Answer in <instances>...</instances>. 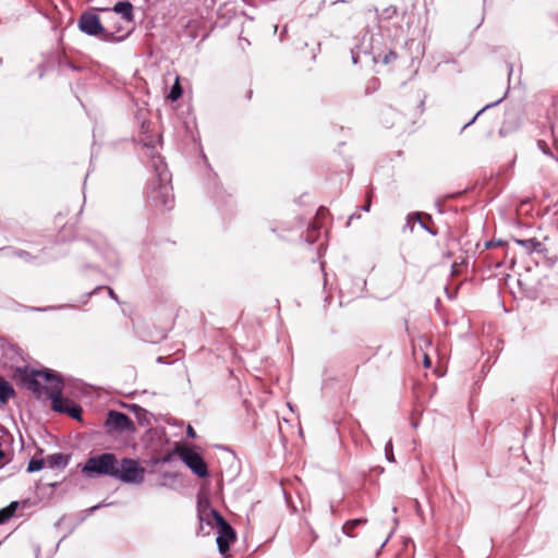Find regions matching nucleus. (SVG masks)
Returning a JSON list of instances; mask_svg holds the SVG:
<instances>
[{"label": "nucleus", "instance_id": "a878e982", "mask_svg": "<svg viewBox=\"0 0 558 558\" xmlns=\"http://www.w3.org/2000/svg\"><path fill=\"white\" fill-rule=\"evenodd\" d=\"M186 434L191 438H195L196 437L195 430H194V428L191 425L187 426Z\"/></svg>", "mask_w": 558, "mask_h": 558}, {"label": "nucleus", "instance_id": "cd10ccee", "mask_svg": "<svg viewBox=\"0 0 558 558\" xmlns=\"http://www.w3.org/2000/svg\"><path fill=\"white\" fill-rule=\"evenodd\" d=\"M423 364H424V367H426V368H428L432 364L429 357L426 354L424 355Z\"/></svg>", "mask_w": 558, "mask_h": 558}, {"label": "nucleus", "instance_id": "473e14b6", "mask_svg": "<svg viewBox=\"0 0 558 558\" xmlns=\"http://www.w3.org/2000/svg\"><path fill=\"white\" fill-rule=\"evenodd\" d=\"M493 244H494L493 242H487L486 246L490 247V246H493Z\"/></svg>", "mask_w": 558, "mask_h": 558}, {"label": "nucleus", "instance_id": "39448f33", "mask_svg": "<svg viewBox=\"0 0 558 558\" xmlns=\"http://www.w3.org/2000/svg\"><path fill=\"white\" fill-rule=\"evenodd\" d=\"M145 473L146 470L138 461L131 458H123L121 461H118L113 478L124 484L138 485L144 482Z\"/></svg>", "mask_w": 558, "mask_h": 558}, {"label": "nucleus", "instance_id": "423d86ee", "mask_svg": "<svg viewBox=\"0 0 558 558\" xmlns=\"http://www.w3.org/2000/svg\"><path fill=\"white\" fill-rule=\"evenodd\" d=\"M210 514L217 526V546L220 554L225 555L230 547V544L235 539V533L231 525L223 519V517L216 510H211Z\"/></svg>", "mask_w": 558, "mask_h": 558}, {"label": "nucleus", "instance_id": "b1692460", "mask_svg": "<svg viewBox=\"0 0 558 558\" xmlns=\"http://www.w3.org/2000/svg\"><path fill=\"white\" fill-rule=\"evenodd\" d=\"M361 209L365 213H368L371 209V196H368L366 203L361 207Z\"/></svg>", "mask_w": 558, "mask_h": 558}, {"label": "nucleus", "instance_id": "a211bd4d", "mask_svg": "<svg viewBox=\"0 0 558 558\" xmlns=\"http://www.w3.org/2000/svg\"><path fill=\"white\" fill-rule=\"evenodd\" d=\"M398 13V9L395 5H388L387 8L383 9V11L379 14L380 20H390L395 17Z\"/></svg>", "mask_w": 558, "mask_h": 558}, {"label": "nucleus", "instance_id": "6ab92c4d", "mask_svg": "<svg viewBox=\"0 0 558 558\" xmlns=\"http://www.w3.org/2000/svg\"><path fill=\"white\" fill-rule=\"evenodd\" d=\"M385 456L389 462H395L392 440L389 439L385 445Z\"/></svg>", "mask_w": 558, "mask_h": 558}, {"label": "nucleus", "instance_id": "f3484780", "mask_svg": "<svg viewBox=\"0 0 558 558\" xmlns=\"http://www.w3.org/2000/svg\"><path fill=\"white\" fill-rule=\"evenodd\" d=\"M46 466L45 459H32L27 465V472H38Z\"/></svg>", "mask_w": 558, "mask_h": 558}, {"label": "nucleus", "instance_id": "f8f14e48", "mask_svg": "<svg viewBox=\"0 0 558 558\" xmlns=\"http://www.w3.org/2000/svg\"><path fill=\"white\" fill-rule=\"evenodd\" d=\"M514 242H515V244L522 246L527 254L544 251L543 244L539 241H537L536 239H526V240L514 239Z\"/></svg>", "mask_w": 558, "mask_h": 558}, {"label": "nucleus", "instance_id": "9d476101", "mask_svg": "<svg viewBox=\"0 0 558 558\" xmlns=\"http://www.w3.org/2000/svg\"><path fill=\"white\" fill-rule=\"evenodd\" d=\"M44 459L47 468L64 469L69 464L70 457L68 454L57 452L49 454Z\"/></svg>", "mask_w": 558, "mask_h": 558}, {"label": "nucleus", "instance_id": "f704fd0d", "mask_svg": "<svg viewBox=\"0 0 558 558\" xmlns=\"http://www.w3.org/2000/svg\"><path fill=\"white\" fill-rule=\"evenodd\" d=\"M99 507H100V505L94 506V507L92 508V511H93V510H95V509H98Z\"/></svg>", "mask_w": 558, "mask_h": 558}, {"label": "nucleus", "instance_id": "ddd939ff", "mask_svg": "<svg viewBox=\"0 0 558 558\" xmlns=\"http://www.w3.org/2000/svg\"><path fill=\"white\" fill-rule=\"evenodd\" d=\"M13 396V387L4 378L0 377V404L8 402Z\"/></svg>", "mask_w": 558, "mask_h": 558}, {"label": "nucleus", "instance_id": "c756f323", "mask_svg": "<svg viewBox=\"0 0 558 558\" xmlns=\"http://www.w3.org/2000/svg\"><path fill=\"white\" fill-rule=\"evenodd\" d=\"M391 58H393V59L396 58V53L392 51H390L389 54L385 57V62L386 63L389 62V59H391Z\"/></svg>", "mask_w": 558, "mask_h": 558}, {"label": "nucleus", "instance_id": "2f4dec72", "mask_svg": "<svg viewBox=\"0 0 558 558\" xmlns=\"http://www.w3.org/2000/svg\"><path fill=\"white\" fill-rule=\"evenodd\" d=\"M353 218H360V216H359V215L353 214V215H351L350 219H353Z\"/></svg>", "mask_w": 558, "mask_h": 558}, {"label": "nucleus", "instance_id": "0eeeda50", "mask_svg": "<svg viewBox=\"0 0 558 558\" xmlns=\"http://www.w3.org/2000/svg\"><path fill=\"white\" fill-rule=\"evenodd\" d=\"M180 460L198 477L208 476V468L205 460L197 452L189 448H177Z\"/></svg>", "mask_w": 558, "mask_h": 558}, {"label": "nucleus", "instance_id": "393cba45", "mask_svg": "<svg viewBox=\"0 0 558 558\" xmlns=\"http://www.w3.org/2000/svg\"><path fill=\"white\" fill-rule=\"evenodd\" d=\"M415 512L418 517H421L423 519V512H422V508H421V505L417 500H415Z\"/></svg>", "mask_w": 558, "mask_h": 558}, {"label": "nucleus", "instance_id": "e433bc0d", "mask_svg": "<svg viewBox=\"0 0 558 558\" xmlns=\"http://www.w3.org/2000/svg\"><path fill=\"white\" fill-rule=\"evenodd\" d=\"M100 11H109L107 8L99 9Z\"/></svg>", "mask_w": 558, "mask_h": 558}, {"label": "nucleus", "instance_id": "412c9836", "mask_svg": "<svg viewBox=\"0 0 558 558\" xmlns=\"http://www.w3.org/2000/svg\"><path fill=\"white\" fill-rule=\"evenodd\" d=\"M19 507V502L17 501H12L5 509V511L9 513L10 512V515L13 517L14 512L16 511Z\"/></svg>", "mask_w": 558, "mask_h": 558}, {"label": "nucleus", "instance_id": "20e7f679", "mask_svg": "<svg viewBox=\"0 0 558 558\" xmlns=\"http://www.w3.org/2000/svg\"><path fill=\"white\" fill-rule=\"evenodd\" d=\"M118 459L113 453H101L87 459L82 468V472L86 475H106L113 478Z\"/></svg>", "mask_w": 558, "mask_h": 558}, {"label": "nucleus", "instance_id": "bb28decb", "mask_svg": "<svg viewBox=\"0 0 558 558\" xmlns=\"http://www.w3.org/2000/svg\"><path fill=\"white\" fill-rule=\"evenodd\" d=\"M351 54H352V62L354 64H356L359 62V52H356L355 50H352Z\"/></svg>", "mask_w": 558, "mask_h": 558}, {"label": "nucleus", "instance_id": "7ed1b4c3", "mask_svg": "<svg viewBox=\"0 0 558 558\" xmlns=\"http://www.w3.org/2000/svg\"><path fill=\"white\" fill-rule=\"evenodd\" d=\"M54 384L59 385L60 391L63 389V381L49 371H32L24 379V386L36 397L47 396L53 401L52 390Z\"/></svg>", "mask_w": 558, "mask_h": 558}, {"label": "nucleus", "instance_id": "1a4fd4ad", "mask_svg": "<svg viewBox=\"0 0 558 558\" xmlns=\"http://www.w3.org/2000/svg\"><path fill=\"white\" fill-rule=\"evenodd\" d=\"M105 425L109 432L122 433L134 430L133 421L126 414L116 410L108 412Z\"/></svg>", "mask_w": 558, "mask_h": 558}, {"label": "nucleus", "instance_id": "f257e3e1", "mask_svg": "<svg viewBox=\"0 0 558 558\" xmlns=\"http://www.w3.org/2000/svg\"><path fill=\"white\" fill-rule=\"evenodd\" d=\"M153 167L156 172L159 185L150 193L151 199L156 205L170 209L173 203L172 187L170 185L171 174L161 156H153Z\"/></svg>", "mask_w": 558, "mask_h": 558}, {"label": "nucleus", "instance_id": "7c9ffc66", "mask_svg": "<svg viewBox=\"0 0 558 558\" xmlns=\"http://www.w3.org/2000/svg\"><path fill=\"white\" fill-rule=\"evenodd\" d=\"M393 532H395V531L392 530V531L389 533V535L387 536V538H386V539L384 541V543L381 544V547H384V546L388 543V541L390 539V537H391V535L393 534Z\"/></svg>", "mask_w": 558, "mask_h": 558}, {"label": "nucleus", "instance_id": "aec40b11", "mask_svg": "<svg viewBox=\"0 0 558 558\" xmlns=\"http://www.w3.org/2000/svg\"><path fill=\"white\" fill-rule=\"evenodd\" d=\"M13 255L14 256H17L22 259H25L27 262L32 260L34 257L26 251H23V250H15L13 251Z\"/></svg>", "mask_w": 558, "mask_h": 558}, {"label": "nucleus", "instance_id": "dca6fc26", "mask_svg": "<svg viewBox=\"0 0 558 558\" xmlns=\"http://www.w3.org/2000/svg\"><path fill=\"white\" fill-rule=\"evenodd\" d=\"M506 97V94L499 98L498 100L492 102V104H488L486 105L485 107H483L473 118L470 122L465 123L463 126H462V131L465 130L468 126H470L472 123L475 122V120L477 119V117L483 113L485 110H487L488 108H492V107H495L497 106L498 104H500Z\"/></svg>", "mask_w": 558, "mask_h": 558}, {"label": "nucleus", "instance_id": "2eb2a0df", "mask_svg": "<svg viewBox=\"0 0 558 558\" xmlns=\"http://www.w3.org/2000/svg\"><path fill=\"white\" fill-rule=\"evenodd\" d=\"M182 96V87L180 85V77L177 76L173 86L170 89L168 98L171 101L178 100Z\"/></svg>", "mask_w": 558, "mask_h": 558}, {"label": "nucleus", "instance_id": "4be33fe9", "mask_svg": "<svg viewBox=\"0 0 558 558\" xmlns=\"http://www.w3.org/2000/svg\"><path fill=\"white\" fill-rule=\"evenodd\" d=\"M10 518V512L8 513L4 508L0 510V524L7 522Z\"/></svg>", "mask_w": 558, "mask_h": 558}, {"label": "nucleus", "instance_id": "9b49d317", "mask_svg": "<svg viewBox=\"0 0 558 558\" xmlns=\"http://www.w3.org/2000/svg\"><path fill=\"white\" fill-rule=\"evenodd\" d=\"M112 11L114 13L121 14L122 20L128 23H131L134 20L133 5L130 1L117 2L112 8Z\"/></svg>", "mask_w": 558, "mask_h": 558}, {"label": "nucleus", "instance_id": "f03ea898", "mask_svg": "<svg viewBox=\"0 0 558 558\" xmlns=\"http://www.w3.org/2000/svg\"><path fill=\"white\" fill-rule=\"evenodd\" d=\"M78 28L82 33L92 37H99L104 41H121L125 39L130 32L122 33L120 26L117 31H110L107 26H104L100 22L99 16L93 12H85L78 20Z\"/></svg>", "mask_w": 558, "mask_h": 558}, {"label": "nucleus", "instance_id": "5701e85b", "mask_svg": "<svg viewBox=\"0 0 558 558\" xmlns=\"http://www.w3.org/2000/svg\"><path fill=\"white\" fill-rule=\"evenodd\" d=\"M173 453H177L175 450L173 452L168 453L165 457H162L161 462L169 463L172 460Z\"/></svg>", "mask_w": 558, "mask_h": 558}, {"label": "nucleus", "instance_id": "72a5a7b5", "mask_svg": "<svg viewBox=\"0 0 558 558\" xmlns=\"http://www.w3.org/2000/svg\"><path fill=\"white\" fill-rule=\"evenodd\" d=\"M412 426H413L414 428H417V423H416V422H412Z\"/></svg>", "mask_w": 558, "mask_h": 558}, {"label": "nucleus", "instance_id": "c85d7f7f", "mask_svg": "<svg viewBox=\"0 0 558 558\" xmlns=\"http://www.w3.org/2000/svg\"><path fill=\"white\" fill-rule=\"evenodd\" d=\"M108 293H109V296L114 300V301H118V298L114 293V291L111 289V288H108Z\"/></svg>", "mask_w": 558, "mask_h": 558}, {"label": "nucleus", "instance_id": "4468645a", "mask_svg": "<svg viewBox=\"0 0 558 558\" xmlns=\"http://www.w3.org/2000/svg\"><path fill=\"white\" fill-rule=\"evenodd\" d=\"M366 522H367V519H364V518L349 520V521H347V522L343 524V526H342V531H343L347 535L352 536L351 531H352L353 529H355L356 526H359V525L365 524Z\"/></svg>", "mask_w": 558, "mask_h": 558}, {"label": "nucleus", "instance_id": "6e6552de", "mask_svg": "<svg viewBox=\"0 0 558 558\" xmlns=\"http://www.w3.org/2000/svg\"><path fill=\"white\" fill-rule=\"evenodd\" d=\"M52 392L53 401L51 402V408L53 411L59 413H66L68 415L76 420L81 418V407L69 401L68 399H63L62 391H60L58 384H54Z\"/></svg>", "mask_w": 558, "mask_h": 558}, {"label": "nucleus", "instance_id": "c9c22d12", "mask_svg": "<svg viewBox=\"0 0 558 558\" xmlns=\"http://www.w3.org/2000/svg\"><path fill=\"white\" fill-rule=\"evenodd\" d=\"M422 227H423L424 229L428 230L429 232H432V231L427 228V226H425V225H423V223H422Z\"/></svg>", "mask_w": 558, "mask_h": 558}]
</instances>
